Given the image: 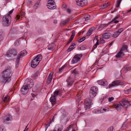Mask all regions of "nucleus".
I'll list each match as a JSON object with an SVG mask.
<instances>
[{
	"label": "nucleus",
	"instance_id": "28",
	"mask_svg": "<svg viewBox=\"0 0 131 131\" xmlns=\"http://www.w3.org/2000/svg\"><path fill=\"white\" fill-rule=\"evenodd\" d=\"M9 99V97L8 96H5L3 100V101L4 102H8Z\"/></svg>",
	"mask_w": 131,
	"mask_h": 131
},
{
	"label": "nucleus",
	"instance_id": "45",
	"mask_svg": "<svg viewBox=\"0 0 131 131\" xmlns=\"http://www.w3.org/2000/svg\"><path fill=\"white\" fill-rule=\"evenodd\" d=\"M127 48L126 47H125L123 46L122 48L120 51V52H123Z\"/></svg>",
	"mask_w": 131,
	"mask_h": 131
},
{
	"label": "nucleus",
	"instance_id": "58",
	"mask_svg": "<svg viewBox=\"0 0 131 131\" xmlns=\"http://www.w3.org/2000/svg\"><path fill=\"white\" fill-rule=\"evenodd\" d=\"M0 131H5V129L3 128L0 127Z\"/></svg>",
	"mask_w": 131,
	"mask_h": 131
},
{
	"label": "nucleus",
	"instance_id": "15",
	"mask_svg": "<svg viewBox=\"0 0 131 131\" xmlns=\"http://www.w3.org/2000/svg\"><path fill=\"white\" fill-rule=\"evenodd\" d=\"M71 20V19H70L68 18H67L66 20H64L61 21L60 23V26L62 27L65 26Z\"/></svg>",
	"mask_w": 131,
	"mask_h": 131
},
{
	"label": "nucleus",
	"instance_id": "40",
	"mask_svg": "<svg viewBox=\"0 0 131 131\" xmlns=\"http://www.w3.org/2000/svg\"><path fill=\"white\" fill-rule=\"evenodd\" d=\"M65 67V66H63L61 67L59 69L58 71V72L61 73V72H62V71L64 69V68Z\"/></svg>",
	"mask_w": 131,
	"mask_h": 131
},
{
	"label": "nucleus",
	"instance_id": "38",
	"mask_svg": "<svg viewBox=\"0 0 131 131\" xmlns=\"http://www.w3.org/2000/svg\"><path fill=\"white\" fill-rule=\"evenodd\" d=\"M90 16L88 14H87L85 15L84 16V18L85 19V20L86 21L89 20L90 18Z\"/></svg>",
	"mask_w": 131,
	"mask_h": 131
},
{
	"label": "nucleus",
	"instance_id": "24",
	"mask_svg": "<svg viewBox=\"0 0 131 131\" xmlns=\"http://www.w3.org/2000/svg\"><path fill=\"white\" fill-rule=\"evenodd\" d=\"M71 72L72 74L75 76L74 77L78 75V73L79 72V69L77 68L75 69L73 71H71Z\"/></svg>",
	"mask_w": 131,
	"mask_h": 131
},
{
	"label": "nucleus",
	"instance_id": "52",
	"mask_svg": "<svg viewBox=\"0 0 131 131\" xmlns=\"http://www.w3.org/2000/svg\"><path fill=\"white\" fill-rule=\"evenodd\" d=\"M67 12L69 14H70L71 13V10L69 8H68L66 9Z\"/></svg>",
	"mask_w": 131,
	"mask_h": 131
},
{
	"label": "nucleus",
	"instance_id": "64",
	"mask_svg": "<svg viewBox=\"0 0 131 131\" xmlns=\"http://www.w3.org/2000/svg\"><path fill=\"white\" fill-rule=\"evenodd\" d=\"M54 0H49L48 2H53Z\"/></svg>",
	"mask_w": 131,
	"mask_h": 131
},
{
	"label": "nucleus",
	"instance_id": "30",
	"mask_svg": "<svg viewBox=\"0 0 131 131\" xmlns=\"http://www.w3.org/2000/svg\"><path fill=\"white\" fill-rule=\"evenodd\" d=\"M97 93L95 92H93L92 91H90V96L91 97L93 98L95 97L96 94Z\"/></svg>",
	"mask_w": 131,
	"mask_h": 131
},
{
	"label": "nucleus",
	"instance_id": "43",
	"mask_svg": "<svg viewBox=\"0 0 131 131\" xmlns=\"http://www.w3.org/2000/svg\"><path fill=\"white\" fill-rule=\"evenodd\" d=\"M105 43V41L103 39V38H100V44L104 43Z\"/></svg>",
	"mask_w": 131,
	"mask_h": 131
},
{
	"label": "nucleus",
	"instance_id": "23",
	"mask_svg": "<svg viewBox=\"0 0 131 131\" xmlns=\"http://www.w3.org/2000/svg\"><path fill=\"white\" fill-rule=\"evenodd\" d=\"M99 39L97 38H94L93 40V42L94 43V42H96L95 45L94 46L93 48V50L95 49L97 47V46L99 44Z\"/></svg>",
	"mask_w": 131,
	"mask_h": 131
},
{
	"label": "nucleus",
	"instance_id": "49",
	"mask_svg": "<svg viewBox=\"0 0 131 131\" xmlns=\"http://www.w3.org/2000/svg\"><path fill=\"white\" fill-rule=\"evenodd\" d=\"M130 92L129 89L125 91V93L126 94H128Z\"/></svg>",
	"mask_w": 131,
	"mask_h": 131
},
{
	"label": "nucleus",
	"instance_id": "27",
	"mask_svg": "<svg viewBox=\"0 0 131 131\" xmlns=\"http://www.w3.org/2000/svg\"><path fill=\"white\" fill-rule=\"evenodd\" d=\"M90 91H92L93 92H95V93H97L98 91V89L97 88L93 86L91 88Z\"/></svg>",
	"mask_w": 131,
	"mask_h": 131
},
{
	"label": "nucleus",
	"instance_id": "4",
	"mask_svg": "<svg viewBox=\"0 0 131 131\" xmlns=\"http://www.w3.org/2000/svg\"><path fill=\"white\" fill-rule=\"evenodd\" d=\"M92 100L89 98L86 99L85 100L84 104V107L87 111L89 110L91 106Z\"/></svg>",
	"mask_w": 131,
	"mask_h": 131
},
{
	"label": "nucleus",
	"instance_id": "6",
	"mask_svg": "<svg viewBox=\"0 0 131 131\" xmlns=\"http://www.w3.org/2000/svg\"><path fill=\"white\" fill-rule=\"evenodd\" d=\"M119 103L121 106L126 107L130 105V102L127 100L125 99H123L122 101L119 102Z\"/></svg>",
	"mask_w": 131,
	"mask_h": 131
},
{
	"label": "nucleus",
	"instance_id": "61",
	"mask_svg": "<svg viewBox=\"0 0 131 131\" xmlns=\"http://www.w3.org/2000/svg\"><path fill=\"white\" fill-rule=\"evenodd\" d=\"M53 23L54 24H56L57 23V20H54L53 21Z\"/></svg>",
	"mask_w": 131,
	"mask_h": 131
},
{
	"label": "nucleus",
	"instance_id": "37",
	"mask_svg": "<svg viewBox=\"0 0 131 131\" xmlns=\"http://www.w3.org/2000/svg\"><path fill=\"white\" fill-rule=\"evenodd\" d=\"M102 110H103L105 112H106V109L105 108H101V109L100 110H96V111H97L98 112V113H103V112L102 111Z\"/></svg>",
	"mask_w": 131,
	"mask_h": 131
},
{
	"label": "nucleus",
	"instance_id": "18",
	"mask_svg": "<svg viewBox=\"0 0 131 131\" xmlns=\"http://www.w3.org/2000/svg\"><path fill=\"white\" fill-rule=\"evenodd\" d=\"M71 33L72 34V35H71L70 38L69 39L68 41L67 42V45H68L70 43L71 41L73 40L74 38V37L75 35V32L74 30H72V31Z\"/></svg>",
	"mask_w": 131,
	"mask_h": 131
},
{
	"label": "nucleus",
	"instance_id": "62",
	"mask_svg": "<svg viewBox=\"0 0 131 131\" xmlns=\"http://www.w3.org/2000/svg\"><path fill=\"white\" fill-rule=\"evenodd\" d=\"M128 67V66H125V67H124V68H126L127 69H125V70H128V69L129 68H128V69L127 68Z\"/></svg>",
	"mask_w": 131,
	"mask_h": 131
},
{
	"label": "nucleus",
	"instance_id": "9",
	"mask_svg": "<svg viewBox=\"0 0 131 131\" xmlns=\"http://www.w3.org/2000/svg\"><path fill=\"white\" fill-rule=\"evenodd\" d=\"M77 4L79 6L83 7L87 4L86 0H75Z\"/></svg>",
	"mask_w": 131,
	"mask_h": 131
},
{
	"label": "nucleus",
	"instance_id": "53",
	"mask_svg": "<svg viewBox=\"0 0 131 131\" xmlns=\"http://www.w3.org/2000/svg\"><path fill=\"white\" fill-rule=\"evenodd\" d=\"M50 124H45V125H46L45 128H46V130L47 129L48 127L50 126Z\"/></svg>",
	"mask_w": 131,
	"mask_h": 131
},
{
	"label": "nucleus",
	"instance_id": "41",
	"mask_svg": "<svg viewBox=\"0 0 131 131\" xmlns=\"http://www.w3.org/2000/svg\"><path fill=\"white\" fill-rule=\"evenodd\" d=\"M124 30V29L123 28H121L119 29L117 31H116L119 34Z\"/></svg>",
	"mask_w": 131,
	"mask_h": 131
},
{
	"label": "nucleus",
	"instance_id": "10",
	"mask_svg": "<svg viewBox=\"0 0 131 131\" xmlns=\"http://www.w3.org/2000/svg\"><path fill=\"white\" fill-rule=\"evenodd\" d=\"M82 56V55L81 54H76L72 59V63H77L80 60L81 57Z\"/></svg>",
	"mask_w": 131,
	"mask_h": 131
},
{
	"label": "nucleus",
	"instance_id": "2",
	"mask_svg": "<svg viewBox=\"0 0 131 131\" xmlns=\"http://www.w3.org/2000/svg\"><path fill=\"white\" fill-rule=\"evenodd\" d=\"M42 58V56L40 54L38 55L34 58L31 62V67L33 68L36 67Z\"/></svg>",
	"mask_w": 131,
	"mask_h": 131
},
{
	"label": "nucleus",
	"instance_id": "8",
	"mask_svg": "<svg viewBox=\"0 0 131 131\" xmlns=\"http://www.w3.org/2000/svg\"><path fill=\"white\" fill-rule=\"evenodd\" d=\"M6 55L8 57H13L17 55V53L15 50L12 49L7 52Z\"/></svg>",
	"mask_w": 131,
	"mask_h": 131
},
{
	"label": "nucleus",
	"instance_id": "14",
	"mask_svg": "<svg viewBox=\"0 0 131 131\" xmlns=\"http://www.w3.org/2000/svg\"><path fill=\"white\" fill-rule=\"evenodd\" d=\"M97 82L99 84L103 85H106L108 84V82L105 80H99L97 81Z\"/></svg>",
	"mask_w": 131,
	"mask_h": 131
},
{
	"label": "nucleus",
	"instance_id": "46",
	"mask_svg": "<svg viewBox=\"0 0 131 131\" xmlns=\"http://www.w3.org/2000/svg\"><path fill=\"white\" fill-rule=\"evenodd\" d=\"M108 5L109 4L108 3L104 4L103 6V8L104 9L106 8L108 6Z\"/></svg>",
	"mask_w": 131,
	"mask_h": 131
},
{
	"label": "nucleus",
	"instance_id": "31",
	"mask_svg": "<svg viewBox=\"0 0 131 131\" xmlns=\"http://www.w3.org/2000/svg\"><path fill=\"white\" fill-rule=\"evenodd\" d=\"M20 58H21L19 57H18V56H17L15 66L16 67H18L20 59Z\"/></svg>",
	"mask_w": 131,
	"mask_h": 131
},
{
	"label": "nucleus",
	"instance_id": "19",
	"mask_svg": "<svg viewBox=\"0 0 131 131\" xmlns=\"http://www.w3.org/2000/svg\"><path fill=\"white\" fill-rule=\"evenodd\" d=\"M53 75V73L51 72L48 77L47 80V83L48 84H49L51 81L52 77Z\"/></svg>",
	"mask_w": 131,
	"mask_h": 131
},
{
	"label": "nucleus",
	"instance_id": "25",
	"mask_svg": "<svg viewBox=\"0 0 131 131\" xmlns=\"http://www.w3.org/2000/svg\"><path fill=\"white\" fill-rule=\"evenodd\" d=\"M39 74V71H36L35 73L33 74L31 76L33 79H35L36 78Z\"/></svg>",
	"mask_w": 131,
	"mask_h": 131
},
{
	"label": "nucleus",
	"instance_id": "50",
	"mask_svg": "<svg viewBox=\"0 0 131 131\" xmlns=\"http://www.w3.org/2000/svg\"><path fill=\"white\" fill-rule=\"evenodd\" d=\"M113 129V126H111L109 128L108 130V131H112Z\"/></svg>",
	"mask_w": 131,
	"mask_h": 131
},
{
	"label": "nucleus",
	"instance_id": "56",
	"mask_svg": "<svg viewBox=\"0 0 131 131\" xmlns=\"http://www.w3.org/2000/svg\"><path fill=\"white\" fill-rule=\"evenodd\" d=\"M20 16L17 15L16 16V20H19V19L20 18ZM15 18H16V17Z\"/></svg>",
	"mask_w": 131,
	"mask_h": 131
},
{
	"label": "nucleus",
	"instance_id": "60",
	"mask_svg": "<svg viewBox=\"0 0 131 131\" xmlns=\"http://www.w3.org/2000/svg\"><path fill=\"white\" fill-rule=\"evenodd\" d=\"M119 22V21L118 20H115L113 22V23H117Z\"/></svg>",
	"mask_w": 131,
	"mask_h": 131
},
{
	"label": "nucleus",
	"instance_id": "11",
	"mask_svg": "<svg viewBox=\"0 0 131 131\" xmlns=\"http://www.w3.org/2000/svg\"><path fill=\"white\" fill-rule=\"evenodd\" d=\"M47 6L48 8L50 9H54L56 8L55 3L54 1L52 2H48Z\"/></svg>",
	"mask_w": 131,
	"mask_h": 131
},
{
	"label": "nucleus",
	"instance_id": "32",
	"mask_svg": "<svg viewBox=\"0 0 131 131\" xmlns=\"http://www.w3.org/2000/svg\"><path fill=\"white\" fill-rule=\"evenodd\" d=\"M111 24V23H110V22L107 24H101L100 25L99 27V29L101 28H102L104 27H106L108 26V25H109V24Z\"/></svg>",
	"mask_w": 131,
	"mask_h": 131
},
{
	"label": "nucleus",
	"instance_id": "35",
	"mask_svg": "<svg viewBox=\"0 0 131 131\" xmlns=\"http://www.w3.org/2000/svg\"><path fill=\"white\" fill-rule=\"evenodd\" d=\"M119 34L117 31H116L114 32V34L112 35V37L114 38H116L117 37Z\"/></svg>",
	"mask_w": 131,
	"mask_h": 131
},
{
	"label": "nucleus",
	"instance_id": "16",
	"mask_svg": "<svg viewBox=\"0 0 131 131\" xmlns=\"http://www.w3.org/2000/svg\"><path fill=\"white\" fill-rule=\"evenodd\" d=\"M112 36V34L110 32L105 33L102 35V37L105 39L109 38Z\"/></svg>",
	"mask_w": 131,
	"mask_h": 131
},
{
	"label": "nucleus",
	"instance_id": "57",
	"mask_svg": "<svg viewBox=\"0 0 131 131\" xmlns=\"http://www.w3.org/2000/svg\"><path fill=\"white\" fill-rule=\"evenodd\" d=\"M70 126L66 128L65 130L64 131H68L70 128Z\"/></svg>",
	"mask_w": 131,
	"mask_h": 131
},
{
	"label": "nucleus",
	"instance_id": "36",
	"mask_svg": "<svg viewBox=\"0 0 131 131\" xmlns=\"http://www.w3.org/2000/svg\"><path fill=\"white\" fill-rule=\"evenodd\" d=\"M120 16L119 15H117L113 19L111 22H110V23H111V24L113 23V21L117 19L120 17Z\"/></svg>",
	"mask_w": 131,
	"mask_h": 131
},
{
	"label": "nucleus",
	"instance_id": "39",
	"mask_svg": "<svg viewBox=\"0 0 131 131\" xmlns=\"http://www.w3.org/2000/svg\"><path fill=\"white\" fill-rule=\"evenodd\" d=\"M122 0H117V4L116 5V7H118L121 3Z\"/></svg>",
	"mask_w": 131,
	"mask_h": 131
},
{
	"label": "nucleus",
	"instance_id": "44",
	"mask_svg": "<svg viewBox=\"0 0 131 131\" xmlns=\"http://www.w3.org/2000/svg\"><path fill=\"white\" fill-rule=\"evenodd\" d=\"M77 96V101L78 102H80V100L81 99V96H80V94H78Z\"/></svg>",
	"mask_w": 131,
	"mask_h": 131
},
{
	"label": "nucleus",
	"instance_id": "17",
	"mask_svg": "<svg viewBox=\"0 0 131 131\" xmlns=\"http://www.w3.org/2000/svg\"><path fill=\"white\" fill-rule=\"evenodd\" d=\"M12 119V116L9 114H7L6 115L4 118V121L6 122L11 121Z\"/></svg>",
	"mask_w": 131,
	"mask_h": 131
},
{
	"label": "nucleus",
	"instance_id": "20",
	"mask_svg": "<svg viewBox=\"0 0 131 131\" xmlns=\"http://www.w3.org/2000/svg\"><path fill=\"white\" fill-rule=\"evenodd\" d=\"M50 101L51 102L52 105H54L56 103V101L55 96H51L50 99Z\"/></svg>",
	"mask_w": 131,
	"mask_h": 131
},
{
	"label": "nucleus",
	"instance_id": "13",
	"mask_svg": "<svg viewBox=\"0 0 131 131\" xmlns=\"http://www.w3.org/2000/svg\"><path fill=\"white\" fill-rule=\"evenodd\" d=\"M120 82L118 80H116L113 81L112 83L109 85V87L110 88L112 87L116 86L120 84Z\"/></svg>",
	"mask_w": 131,
	"mask_h": 131
},
{
	"label": "nucleus",
	"instance_id": "34",
	"mask_svg": "<svg viewBox=\"0 0 131 131\" xmlns=\"http://www.w3.org/2000/svg\"><path fill=\"white\" fill-rule=\"evenodd\" d=\"M123 53V52H120V51H119L118 54L116 55V57L117 58H119L121 57Z\"/></svg>",
	"mask_w": 131,
	"mask_h": 131
},
{
	"label": "nucleus",
	"instance_id": "33",
	"mask_svg": "<svg viewBox=\"0 0 131 131\" xmlns=\"http://www.w3.org/2000/svg\"><path fill=\"white\" fill-rule=\"evenodd\" d=\"M114 107L117 110H119L121 108L120 105L119 104H114Z\"/></svg>",
	"mask_w": 131,
	"mask_h": 131
},
{
	"label": "nucleus",
	"instance_id": "29",
	"mask_svg": "<svg viewBox=\"0 0 131 131\" xmlns=\"http://www.w3.org/2000/svg\"><path fill=\"white\" fill-rule=\"evenodd\" d=\"M93 30V28H90L89 30L86 33V35L87 36H90L92 34V31Z\"/></svg>",
	"mask_w": 131,
	"mask_h": 131
},
{
	"label": "nucleus",
	"instance_id": "54",
	"mask_svg": "<svg viewBox=\"0 0 131 131\" xmlns=\"http://www.w3.org/2000/svg\"><path fill=\"white\" fill-rule=\"evenodd\" d=\"M48 50H53L54 49V48L52 47H48Z\"/></svg>",
	"mask_w": 131,
	"mask_h": 131
},
{
	"label": "nucleus",
	"instance_id": "63",
	"mask_svg": "<svg viewBox=\"0 0 131 131\" xmlns=\"http://www.w3.org/2000/svg\"><path fill=\"white\" fill-rule=\"evenodd\" d=\"M13 10L12 9L9 12V14L10 15V14L13 11Z\"/></svg>",
	"mask_w": 131,
	"mask_h": 131
},
{
	"label": "nucleus",
	"instance_id": "48",
	"mask_svg": "<svg viewBox=\"0 0 131 131\" xmlns=\"http://www.w3.org/2000/svg\"><path fill=\"white\" fill-rule=\"evenodd\" d=\"M39 2H38L37 3L34 5V7L36 8H37L39 5Z\"/></svg>",
	"mask_w": 131,
	"mask_h": 131
},
{
	"label": "nucleus",
	"instance_id": "55",
	"mask_svg": "<svg viewBox=\"0 0 131 131\" xmlns=\"http://www.w3.org/2000/svg\"><path fill=\"white\" fill-rule=\"evenodd\" d=\"M62 129V128L61 127H59L58 128L57 131H61Z\"/></svg>",
	"mask_w": 131,
	"mask_h": 131
},
{
	"label": "nucleus",
	"instance_id": "51",
	"mask_svg": "<svg viewBox=\"0 0 131 131\" xmlns=\"http://www.w3.org/2000/svg\"><path fill=\"white\" fill-rule=\"evenodd\" d=\"M59 94V91H56L54 92V96H56V95H57Z\"/></svg>",
	"mask_w": 131,
	"mask_h": 131
},
{
	"label": "nucleus",
	"instance_id": "59",
	"mask_svg": "<svg viewBox=\"0 0 131 131\" xmlns=\"http://www.w3.org/2000/svg\"><path fill=\"white\" fill-rule=\"evenodd\" d=\"M24 14V12H20V14L21 15H22V16H23Z\"/></svg>",
	"mask_w": 131,
	"mask_h": 131
},
{
	"label": "nucleus",
	"instance_id": "3",
	"mask_svg": "<svg viewBox=\"0 0 131 131\" xmlns=\"http://www.w3.org/2000/svg\"><path fill=\"white\" fill-rule=\"evenodd\" d=\"M11 17L9 14L5 16L3 18L2 24L4 26H9L11 23Z\"/></svg>",
	"mask_w": 131,
	"mask_h": 131
},
{
	"label": "nucleus",
	"instance_id": "12",
	"mask_svg": "<svg viewBox=\"0 0 131 131\" xmlns=\"http://www.w3.org/2000/svg\"><path fill=\"white\" fill-rule=\"evenodd\" d=\"M29 90L26 86H25V85H24L21 89V91L23 94H25L27 93Z\"/></svg>",
	"mask_w": 131,
	"mask_h": 131
},
{
	"label": "nucleus",
	"instance_id": "22",
	"mask_svg": "<svg viewBox=\"0 0 131 131\" xmlns=\"http://www.w3.org/2000/svg\"><path fill=\"white\" fill-rule=\"evenodd\" d=\"M76 46V45L74 43H72L70 46L67 49V51L68 52H70L72 50L74 49L75 48V46Z\"/></svg>",
	"mask_w": 131,
	"mask_h": 131
},
{
	"label": "nucleus",
	"instance_id": "42",
	"mask_svg": "<svg viewBox=\"0 0 131 131\" xmlns=\"http://www.w3.org/2000/svg\"><path fill=\"white\" fill-rule=\"evenodd\" d=\"M85 37H83L82 38L79 39L78 40V42H79L80 43L84 41L85 39Z\"/></svg>",
	"mask_w": 131,
	"mask_h": 131
},
{
	"label": "nucleus",
	"instance_id": "26",
	"mask_svg": "<svg viewBox=\"0 0 131 131\" xmlns=\"http://www.w3.org/2000/svg\"><path fill=\"white\" fill-rule=\"evenodd\" d=\"M4 35V31L2 30H0V42L3 40Z\"/></svg>",
	"mask_w": 131,
	"mask_h": 131
},
{
	"label": "nucleus",
	"instance_id": "5",
	"mask_svg": "<svg viewBox=\"0 0 131 131\" xmlns=\"http://www.w3.org/2000/svg\"><path fill=\"white\" fill-rule=\"evenodd\" d=\"M24 85L29 89L32 87L33 85V81L31 80L29 81V79H27L25 80Z\"/></svg>",
	"mask_w": 131,
	"mask_h": 131
},
{
	"label": "nucleus",
	"instance_id": "47",
	"mask_svg": "<svg viewBox=\"0 0 131 131\" xmlns=\"http://www.w3.org/2000/svg\"><path fill=\"white\" fill-rule=\"evenodd\" d=\"M114 99V98L113 97H110L108 99L109 102H111L113 101Z\"/></svg>",
	"mask_w": 131,
	"mask_h": 131
},
{
	"label": "nucleus",
	"instance_id": "7",
	"mask_svg": "<svg viewBox=\"0 0 131 131\" xmlns=\"http://www.w3.org/2000/svg\"><path fill=\"white\" fill-rule=\"evenodd\" d=\"M74 81V79L73 78L71 75L68 78L66 81L67 86L69 87L71 86L72 85Z\"/></svg>",
	"mask_w": 131,
	"mask_h": 131
},
{
	"label": "nucleus",
	"instance_id": "21",
	"mask_svg": "<svg viewBox=\"0 0 131 131\" xmlns=\"http://www.w3.org/2000/svg\"><path fill=\"white\" fill-rule=\"evenodd\" d=\"M27 53V52L25 50H24L21 51L18 54V57H19L21 58L23 56L26 55Z\"/></svg>",
	"mask_w": 131,
	"mask_h": 131
},
{
	"label": "nucleus",
	"instance_id": "1",
	"mask_svg": "<svg viewBox=\"0 0 131 131\" xmlns=\"http://www.w3.org/2000/svg\"><path fill=\"white\" fill-rule=\"evenodd\" d=\"M12 72L10 68L4 70L1 74L2 82L3 83H8L11 80Z\"/></svg>",
	"mask_w": 131,
	"mask_h": 131
}]
</instances>
